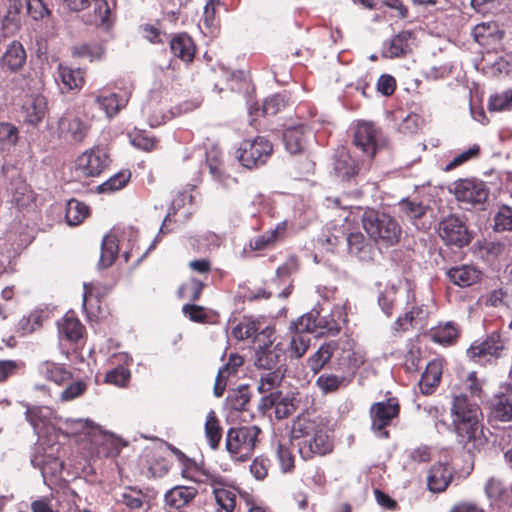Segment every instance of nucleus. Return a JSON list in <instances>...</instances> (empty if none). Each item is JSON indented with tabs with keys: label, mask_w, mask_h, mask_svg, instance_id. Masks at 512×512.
<instances>
[{
	"label": "nucleus",
	"mask_w": 512,
	"mask_h": 512,
	"mask_svg": "<svg viewBox=\"0 0 512 512\" xmlns=\"http://www.w3.org/2000/svg\"><path fill=\"white\" fill-rule=\"evenodd\" d=\"M482 416L480 406L466 394L452 397L448 429L455 434L456 442L470 454L480 453L489 444Z\"/></svg>",
	"instance_id": "f257e3e1"
},
{
	"label": "nucleus",
	"mask_w": 512,
	"mask_h": 512,
	"mask_svg": "<svg viewBox=\"0 0 512 512\" xmlns=\"http://www.w3.org/2000/svg\"><path fill=\"white\" fill-rule=\"evenodd\" d=\"M290 437L305 461L328 455L334 449L326 422L314 410H306L293 420Z\"/></svg>",
	"instance_id": "f03ea898"
},
{
	"label": "nucleus",
	"mask_w": 512,
	"mask_h": 512,
	"mask_svg": "<svg viewBox=\"0 0 512 512\" xmlns=\"http://www.w3.org/2000/svg\"><path fill=\"white\" fill-rule=\"evenodd\" d=\"M362 224L367 234L376 242L392 246L400 240L401 227L389 214L368 209L363 214Z\"/></svg>",
	"instance_id": "7ed1b4c3"
},
{
	"label": "nucleus",
	"mask_w": 512,
	"mask_h": 512,
	"mask_svg": "<svg viewBox=\"0 0 512 512\" xmlns=\"http://www.w3.org/2000/svg\"><path fill=\"white\" fill-rule=\"evenodd\" d=\"M261 429L256 425L237 426L228 429L225 447L234 461L245 462L254 453Z\"/></svg>",
	"instance_id": "20e7f679"
},
{
	"label": "nucleus",
	"mask_w": 512,
	"mask_h": 512,
	"mask_svg": "<svg viewBox=\"0 0 512 512\" xmlns=\"http://www.w3.org/2000/svg\"><path fill=\"white\" fill-rule=\"evenodd\" d=\"M341 342L339 350L335 353V358L329 366L334 372L349 379L352 383L357 371L365 364L366 354L361 350L355 349L353 339H338Z\"/></svg>",
	"instance_id": "39448f33"
},
{
	"label": "nucleus",
	"mask_w": 512,
	"mask_h": 512,
	"mask_svg": "<svg viewBox=\"0 0 512 512\" xmlns=\"http://www.w3.org/2000/svg\"><path fill=\"white\" fill-rule=\"evenodd\" d=\"M274 334L275 328L267 326L256 337L258 345L255 350L254 364L257 368L265 370L278 368L277 365L284 355V350L280 344L274 345Z\"/></svg>",
	"instance_id": "423d86ee"
},
{
	"label": "nucleus",
	"mask_w": 512,
	"mask_h": 512,
	"mask_svg": "<svg viewBox=\"0 0 512 512\" xmlns=\"http://www.w3.org/2000/svg\"><path fill=\"white\" fill-rule=\"evenodd\" d=\"M438 234L447 246L463 248L472 241V234L466 223L455 215H449L441 220Z\"/></svg>",
	"instance_id": "0eeeda50"
},
{
	"label": "nucleus",
	"mask_w": 512,
	"mask_h": 512,
	"mask_svg": "<svg viewBox=\"0 0 512 512\" xmlns=\"http://www.w3.org/2000/svg\"><path fill=\"white\" fill-rule=\"evenodd\" d=\"M273 151L272 144L264 137L245 140L238 149L237 158L246 168H253L264 164Z\"/></svg>",
	"instance_id": "6e6552de"
},
{
	"label": "nucleus",
	"mask_w": 512,
	"mask_h": 512,
	"mask_svg": "<svg viewBox=\"0 0 512 512\" xmlns=\"http://www.w3.org/2000/svg\"><path fill=\"white\" fill-rule=\"evenodd\" d=\"M353 144L368 158H373L384 142L381 131L372 122L360 121L355 127Z\"/></svg>",
	"instance_id": "1a4fd4ad"
},
{
	"label": "nucleus",
	"mask_w": 512,
	"mask_h": 512,
	"mask_svg": "<svg viewBox=\"0 0 512 512\" xmlns=\"http://www.w3.org/2000/svg\"><path fill=\"white\" fill-rule=\"evenodd\" d=\"M400 405L396 398L376 402L370 408L371 427L376 431H383V436L388 438L389 432L385 430L392 421L398 417Z\"/></svg>",
	"instance_id": "9d476101"
},
{
	"label": "nucleus",
	"mask_w": 512,
	"mask_h": 512,
	"mask_svg": "<svg viewBox=\"0 0 512 512\" xmlns=\"http://www.w3.org/2000/svg\"><path fill=\"white\" fill-rule=\"evenodd\" d=\"M109 156L102 149H90L82 153L76 161V171L83 176H97L108 165Z\"/></svg>",
	"instance_id": "9b49d317"
},
{
	"label": "nucleus",
	"mask_w": 512,
	"mask_h": 512,
	"mask_svg": "<svg viewBox=\"0 0 512 512\" xmlns=\"http://www.w3.org/2000/svg\"><path fill=\"white\" fill-rule=\"evenodd\" d=\"M260 408L264 412L274 409L275 417L281 420L295 412L296 404L293 397L276 390L261 398Z\"/></svg>",
	"instance_id": "f8f14e48"
},
{
	"label": "nucleus",
	"mask_w": 512,
	"mask_h": 512,
	"mask_svg": "<svg viewBox=\"0 0 512 512\" xmlns=\"http://www.w3.org/2000/svg\"><path fill=\"white\" fill-rule=\"evenodd\" d=\"M341 342L338 340H331L328 342H324L320 345V347L311 354L307 359V365L313 374H318L325 367H329L332 358L335 353L339 350Z\"/></svg>",
	"instance_id": "ddd939ff"
},
{
	"label": "nucleus",
	"mask_w": 512,
	"mask_h": 512,
	"mask_svg": "<svg viewBox=\"0 0 512 512\" xmlns=\"http://www.w3.org/2000/svg\"><path fill=\"white\" fill-rule=\"evenodd\" d=\"M58 331L60 339L77 345L83 339L86 329L75 313L69 311L58 321Z\"/></svg>",
	"instance_id": "4468645a"
},
{
	"label": "nucleus",
	"mask_w": 512,
	"mask_h": 512,
	"mask_svg": "<svg viewBox=\"0 0 512 512\" xmlns=\"http://www.w3.org/2000/svg\"><path fill=\"white\" fill-rule=\"evenodd\" d=\"M197 494L198 491L194 487L175 486L165 494V504L171 512H177L193 501Z\"/></svg>",
	"instance_id": "2eb2a0df"
},
{
	"label": "nucleus",
	"mask_w": 512,
	"mask_h": 512,
	"mask_svg": "<svg viewBox=\"0 0 512 512\" xmlns=\"http://www.w3.org/2000/svg\"><path fill=\"white\" fill-rule=\"evenodd\" d=\"M504 349V343L501 335L498 332H493L480 343H473L468 349V354L471 358L482 356H495L498 357Z\"/></svg>",
	"instance_id": "dca6fc26"
},
{
	"label": "nucleus",
	"mask_w": 512,
	"mask_h": 512,
	"mask_svg": "<svg viewBox=\"0 0 512 512\" xmlns=\"http://www.w3.org/2000/svg\"><path fill=\"white\" fill-rule=\"evenodd\" d=\"M347 322V315L341 308H336L327 316H321L317 312V334L336 335L341 330V325Z\"/></svg>",
	"instance_id": "f3484780"
},
{
	"label": "nucleus",
	"mask_w": 512,
	"mask_h": 512,
	"mask_svg": "<svg viewBox=\"0 0 512 512\" xmlns=\"http://www.w3.org/2000/svg\"><path fill=\"white\" fill-rule=\"evenodd\" d=\"M447 277L457 286L469 287L481 280L482 272L472 265H461L450 268Z\"/></svg>",
	"instance_id": "a211bd4d"
},
{
	"label": "nucleus",
	"mask_w": 512,
	"mask_h": 512,
	"mask_svg": "<svg viewBox=\"0 0 512 512\" xmlns=\"http://www.w3.org/2000/svg\"><path fill=\"white\" fill-rule=\"evenodd\" d=\"M38 370L42 377L57 385H63L73 378L72 371L65 364L49 360L42 362Z\"/></svg>",
	"instance_id": "6ab92c4d"
},
{
	"label": "nucleus",
	"mask_w": 512,
	"mask_h": 512,
	"mask_svg": "<svg viewBox=\"0 0 512 512\" xmlns=\"http://www.w3.org/2000/svg\"><path fill=\"white\" fill-rule=\"evenodd\" d=\"M286 228V222H280L274 229L268 230L263 234L252 238L249 241L250 249L252 251H263L273 248L275 244L283 238Z\"/></svg>",
	"instance_id": "aec40b11"
},
{
	"label": "nucleus",
	"mask_w": 512,
	"mask_h": 512,
	"mask_svg": "<svg viewBox=\"0 0 512 512\" xmlns=\"http://www.w3.org/2000/svg\"><path fill=\"white\" fill-rule=\"evenodd\" d=\"M5 7L6 12L2 18V30L5 36H11L20 29V13L23 4L21 0H7Z\"/></svg>",
	"instance_id": "412c9836"
},
{
	"label": "nucleus",
	"mask_w": 512,
	"mask_h": 512,
	"mask_svg": "<svg viewBox=\"0 0 512 512\" xmlns=\"http://www.w3.org/2000/svg\"><path fill=\"white\" fill-rule=\"evenodd\" d=\"M25 62L26 52L23 45L18 41L10 43L1 58L2 68L11 72L21 69Z\"/></svg>",
	"instance_id": "4be33fe9"
},
{
	"label": "nucleus",
	"mask_w": 512,
	"mask_h": 512,
	"mask_svg": "<svg viewBox=\"0 0 512 512\" xmlns=\"http://www.w3.org/2000/svg\"><path fill=\"white\" fill-rule=\"evenodd\" d=\"M427 310L424 305H414L410 310L399 317L394 323L397 332H406L418 325H422L427 318Z\"/></svg>",
	"instance_id": "5701e85b"
},
{
	"label": "nucleus",
	"mask_w": 512,
	"mask_h": 512,
	"mask_svg": "<svg viewBox=\"0 0 512 512\" xmlns=\"http://www.w3.org/2000/svg\"><path fill=\"white\" fill-rule=\"evenodd\" d=\"M412 38L411 31H401L389 42L384 44L382 56L385 58H396L405 55L409 50V40Z\"/></svg>",
	"instance_id": "b1692460"
},
{
	"label": "nucleus",
	"mask_w": 512,
	"mask_h": 512,
	"mask_svg": "<svg viewBox=\"0 0 512 512\" xmlns=\"http://www.w3.org/2000/svg\"><path fill=\"white\" fill-rule=\"evenodd\" d=\"M451 472L443 463L434 464L428 473L427 484L432 492L444 491L451 481Z\"/></svg>",
	"instance_id": "393cba45"
},
{
	"label": "nucleus",
	"mask_w": 512,
	"mask_h": 512,
	"mask_svg": "<svg viewBox=\"0 0 512 512\" xmlns=\"http://www.w3.org/2000/svg\"><path fill=\"white\" fill-rule=\"evenodd\" d=\"M490 420L508 422L512 420V400L509 396L501 393L495 395L491 400Z\"/></svg>",
	"instance_id": "a878e982"
},
{
	"label": "nucleus",
	"mask_w": 512,
	"mask_h": 512,
	"mask_svg": "<svg viewBox=\"0 0 512 512\" xmlns=\"http://www.w3.org/2000/svg\"><path fill=\"white\" fill-rule=\"evenodd\" d=\"M442 375L440 363L431 361L426 365V369L419 381V388L424 395H430L439 385Z\"/></svg>",
	"instance_id": "bb28decb"
},
{
	"label": "nucleus",
	"mask_w": 512,
	"mask_h": 512,
	"mask_svg": "<svg viewBox=\"0 0 512 512\" xmlns=\"http://www.w3.org/2000/svg\"><path fill=\"white\" fill-rule=\"evenodd\" d=\"M25 121L31 125L39 124L47 112V101L44 96L31 97L24 106Z\"/></svg>",
	"instance_id": "cd10ccee"
},
{
	"label": "nucleus",
	"mask_w": 512,
	"mask_h": 512,
	"mask_svg": "<svg viewBox=\"0 0 512 512\" xmlns=\"http://www.w3.org/2000/svg\"><path fill=\"white\" fill-rule=\"evenodd\" d=\"M170 49L176 57L183 61L190 62L194 58L195 46L193 40L187 34L173 37L170 41Z\"/></svg>",
	"instance_id": "c85d7f7f"
},
{
	"label": "nucleus",
	"mask_w": 512,
	"mask_h": 512,
	"mask_svg": "<svg viewBox=\"0 0 512 512\" xmlns=\"http://www.w3.org/2000/svg\"><path fill=\"white\" fill-rule=\"evenodd\" d=\"M283 141L287 151L291 154L301 152L306 143L305 127L300 124L287 128L283 133Z\"/></svg>",
	"instance_id": "c756f323"
},
{
	"label": "nucleus",
	"mask_w": 512,
	"mask_h": 512,
	"mask_svg": "<svg viewBox=\"0 0 512 512\" xmlns=\"http://www.w3.org/2000/svg\"><path fill=\"white\" fill-rule=\"evenodd\" d=\"M90 215V207L77 199H70L66 203L65 219L69 226L80 225Z\"/></svg>",
	"instance_id": "7c9ffc66"
},
{
	"label": "nucleus",
	"mask_w": 512,
	"mask_h": 512,
	"mask_svg": "<svg viewBox=\"0 0 512 512\" xmlns=\"http://www.w3.org/2000/svg\"><path fill=\"white\" fill-rule=\"evenodd\" d=\"M348 377L345 378L339 373H324L320 375L316 380V386L324 394H330L337 392L340 388H345L350 385Z\"/></svg>",
	"instance_id": "2f4dec72"
},
{
	"label": "nucleus",
	"mask_w": 512,
	"mask_h": 512,
	"mask_svg": "<svg viewBox=\"0 0 512 512\" xmlns=\"http://www.w3.org/2000/svg\"><path fill=\"white\" fill-rule=\"evenodd\" d=\"M260 322L252 317H243L239 320L231 330V335L238 341L247 340L258 336Z\"/></svg>",
	"instance_id": "473e14b6"
},
{
	"label": "nucleus",
	"mask_w": 512,
	"mask_h": 512,
	"mask_svg": "<svg viewBox=\"0 0 512 512\" xmlns=\"http://www.w3.org/2000/svg\"><path fill=\"white\" fill-rule=\"evenodd\" d=\"M95 103L105 112L108 118H111L125 107L127 99H123L116 93L100 94L95 97Z\"/></svg>",
	"instance_id": "72a5a7b5"
},
{
	"label": "nucleus",
	"mask_w": 512,
	"mask_h": 512,
	"mask_svg": "<svg viewBox=\"0 0 512 512\" xmlns=\"http://www.w3.org/2000/svg\"><path fill=\"white\" fill-rule=\"evenodd\" d=\"M205 437L211 449H218L222 439V427L220 420L213 410H210L206 416Z\"/></svg>",
	"instance_id": "f704fd0d"
},
{
	"label": "nucleus",
	"mask_w": 512,
	"mask_h": 512,
	"mask_svg": "<svg viewBox=\"0 0 512 512\" xmlns=\"http://www.w3.org/2000/svg\"><path fill=\"white\" fill-rule=\"evenodd\" d=\"M205 286V283L201 280L191 277L180 285L177 290V296L194 304V302L200 299Z\"/></svg>",
	"instance_id": "c9c22d12"
},
{
	"label": "nucleus",
	"mask_w": 512,
	"mask_h": 512,
	"mask_svg": "<svg viewBox=\"0 0 512 512\" xmlns=\"http://www.w3.org/2000/svg\"><path fill=\"white\" fill-rule=\"evenodd\" d=\"M334 172L341 181H348L357 174V166L354 160L343 151L335 159Z\"/></svg>",
	"instance_id": "e433bc0d"
},
{
	"label": "nucleus",
	"mask_w": 512,
	"mask_h": 512,
	"mask_svg": "<svg viewBox=\"0 0 512 512\" xmlns=\"http://www.w3.org/2000/svg\"><path fill=\"white\" fill-rule=\"evenodd\" d=\"M59 127L65 131L67 135L76 142H81L88 131V127L79 118L63 117L59 121Z\"/></svg>",
	"instance_id": "4c0bfd02"
},
{
	"label": "nucleus",
	"mask_w": 512,
	"mask_h": 512,
	"mask_svg": "<svg viewBox=\"0 0 512 512\" xmlns=\"http://www.w3.org/2000/svg\"><path fill=\"white\" fill-rule=\"evenodd\" d=\"M58 75L68 90L78 89L84 84V71L80 68L72 69L60 64Z\"/></svg>",
	"instance_id": "58836bf2"
},
{
	"label": "nucleus",
	"mask_w": 512,
	"mask_h": 512,
	"mask_svg": "<svg viewBox=\"0 0 512 512\" xmlns=\"http://www.w3.org/2000/svg\"><path fill=\"white\" fill-rule=\"evenodd\" d=\"M485 493L489 499L498 504H506L509 500V492L502 480L491 477L485 484Z\"/></svg>",
	"instance_id": "ea45409f"
},
{
	"label": "nucleus",
	"mask_w": 512,
	"mask_h": 512,
	"mask_svg": "<svg viewBox=\"0 0 512 512\" xmlns=\"http://www.w3.org/2000/svg\"><path fill=\"white\" fill-rule=\"evenodd\" d=\"M291 330V340L288 350L292 358H301L310 346L311 338L305 333H300L294 329Z\"/></svg>",
	"instance_id": "a19ab883"
},
{
	"label": "nucleus",
	"mask_w": 512,
	"mask_h": 512,
	"mask_svg": "<svg viewBox=\"0 0 512 512\" xmlns=\"http://www.w3.org/2000/svg\"><path fill=\"white\" fill-rule=\"evenodd\" d=\"M250 399L251 392L249 388L247 386H240L228 394L226 402L230 409L243 411L247 409Z\"/></svg>",
	"instance_id": "79ce46f5"
},
{
	"label": "nucleus",
	"mask_w": 512,
	"mask_h": 512,
	"mask_svg": "<svg viewBox=\"0 0 512 512\" xmlns=\"http://www.w3.org/2000/svg\"><path fill=\"white\" fill-rule=\"evenodd\" d=\"M473 36L479 44L485 45L490 38L502 39L503 32L498 29L495 23H480L474 27Z\"/></svg>",
	"instance_id": "37998d69"
},
{
	"label": "nucleus",
	"mask_w": 512,
	"mask_h": 512,
	"mask_svg": "<svg viewBox=\"0 0 512 512\" xmlns=\"http://www.w3.org/2000/svg\"><path fill=\"white\" fill-rule=\"evenodd\" d=\"M118 243L115 236L107 235L102 240L100 264L103 267L111 266L118 255Z\"/></svg>",
	"instance_id": "c03bdc74"
},
{
	"label": "nucleus",
	"mask_w": 512,
	"mask_h": 512,
	"mask_svg": "<svg viewBox=\"0 0 512 512\" xmlns=\"http://www.w3.org/2000/svg\"><path fill=\"white\" fill-rule=\"evenodd\" d=\"M459 336V331L455 325L446 323L431 330V338L434 342L442 345H450L455 342Z\"/></svg>",
	"instance_id": "a18cd8bd"
},
{
	"label": "nucleus",
	"mask_w": 512,
	"mask_h": 512,
	"mask_svg": "<svg viewBox=\"0 0 512 512\" xmlns=\"http://www.w3.org/2000/svg\"><path fill=\"white\" fill-rule=\"evenodd\" d=\"M215 501L220 510L225 512H233L236 506V494L233 490L225 486H218L213 489Z\"/></svg>",
	"instance_id": "49530a36"
},
{
	"label": "nucleus",
	"mask_w": 512,
	"mask_h": 512,
	"mask_svg": "<svg viewBox=\"0 0 512 512\" xmlns=\"http://www.w3.org/2000/svg\"><path fill=\"white\" fill-rule=\"evenodd\" d=\"M182 313L190 321L200 324L212 323V314L204 306L187 303L182 307Z\"/></svg>",
	"instance_id": "de8ad7c7"
},
{
	"label": "nucleus",
	"mask_w": 512,
	"mask_h": 512,
	"mask_svg": "<svg viewBox=\"0 0 512 512\" xmlns=\"http://www.w3.org/2000/svg\"><path fill=\"white\" fill-rule=\"evenodd\" d=\"M125 444L117 437L111 434H104L98 445V454L104 457H116L121 452Z\"/></svg>",
	"instance_id": "09e8293b"
},
{
	"label": "nucleus",
	"mask_w": 512,
	"mask_h": 512,
	"mask_svg": "<svg viewBox=\"0 0 512 512\" xmlns=\"http://www.w3.org/2000/svg\"><path fill=\"white\" fill-rule=\"evenodd\" d=\"M103 54V46L96 43H81L72 47V55L74 57L88 58L89 61L99 60Z\"/></svg>",
	"instance_id": "8fccbe9b"
},
{
	"label": "nucleus",
	"mask_w": 512,
	"mask_h": 512,
	"mask_svg": "<svg viewBox=\"0 0 512 512\" xmlns=\"http://www.w3.org/2000/svg\"><path fill=\"white\" fill-rule=\"evenodd\" d=\"M284 378V374L280 368L269 370L260 377L258 391L260 393L274 392Z\"/></svg>",
	"instance_id": "3c124183"
},
{
	"label": "nucleus",
	"mask_w": 512,
	"mask_h": 512,
	"mask_svg": "<svg viewBox=\"0 0 512 512\" xmlns=\"http://www.w3.org/2000/svg\"><path fill=\"white\" fill-rule=\"evenodd\" d=\"M489 111L502 112L512 109V89L491 95L488 102Z\"/></svg>",
	"instance_id": "603ef678"
},
{
	"label": "nucleus",
	"mask_w": 512,
	"mask_h": 512,
	"mask_svg": "<svg viewBox=\"0 0 512 512\" xmlns=\"http://www.w3.org/2000/svg\"><path fill=\"white\" fill-rule=\"evenodd\" d=\"M194 467L196 476L191 477L193 481L208 484L213 489L217 488L218 486H226V481L224 477H222L221 475L211 473L207 469H204L203 467H200L197 464Z\"/></svg>",
	"instance_id": "864d4df0"
},
{
	"label": "nucleus",
	"mask_w": 512,
	"mask_h": 512,
	"mask_svg": "<svg viewBox=\"0 0 512 512\" xmlns=\"http://www.w3.org/2000/svg\"><path fill=\"white\" fill-rule=\"evenodd\" d=\"M18 128L11 123H0V149L8 150L18 142Z\"/></svg>",
	"instance_id": "5fc2aeb1"
},
{
	"label": "nucleus",
	"mask_w": 512,
	"mask_h": 512,
	"mask_svg": "<svg viewBox=\"0 0 512 512\" xmlns=\"http://www.w3.org/2000/svg\"><path fill=\"white\" fill-rule=\"evenodd\" d=\"M290 329L309 335L317 333V311H311L302 315L296 322H293Z\"/></svg>",
	"instance_id": "6e6d98bb"
},
{
	"label": "nucleus",
	"mask_w": 512,
	"mask_h": 512,
	"mask_svg": "<svg viewBox=\"0 0 512 512\" xmlns=\"http://www.w3.org/2000/svg\"><path fill=\"white\" fill-rule=\"evenodd\" d=\"M144 494L140 489L129 487L121 494L119 502L124 504L130 511L139 510L144 504Z\"/></svg>",
	"instance_id": "4d7b16f0"
},
{
	"label": "nucleus",
	"mask_w": 512,
	"mask_h": 512,
	"mask_svg": "<svg viewBox=\"0 0 512 512\" xmlns=\"http://www.w3.org/2000/svg\"><path fill=\"white\" fill-rule=\"evenodd\" d=\"M131 173L127 170L121 171L106 182L97 186V192H113L122 189L130 180Z\"/></svg>",
	"instance_id": "13d9d810"
},
{
	"label": "nucleus",
	"mask_w": 512,
	"mask_h": 512,
	"mask_svg": "<svg viewBox=\"0 0 512 512\" xmlns=\"http://www.w3.org/2000/svg\"><path fill=\"white\" fill-rule=\"evenodd\" d=\"M459 207L463 210L471 211L474 209H483L482 206L487 201L488 194H455Z\"/></svg>",
	"instance_id": "bf43d9fd"
},
{
	"label": "nucleus",
	"mask_w": 512,
	"mask_h": 512,
	"mask_svg": "<svg viewBox=\"0 0 512 512\" xmlns=\"http://www.w3.org/2000/svg\"><path fill=\"white\" fill-rule=\"evenodd\" d=\"M401 210L410 218H420L428 209V206L424 204L422 201L415 199H411L407 197L400 202Z\"/></svg>",
	"instance_id": "052dcab7"
},
{
	"label": "nucleus",
	"mask_w": 512,
	"mask_h": 512,
	"mask_svg": "<svg viewBox=\"0 0 512 512\" xmlns=\"http://www.w3.org/2000/svg\"><path fill=\"white\" fill-rule=\"evenodd\" d=\"M131 378L130 370L124 366H118L105 375V383L118 387H126Z\"/></svg>",
	"instance_id": "680f3d73"
},
{
	"label": "nucleus",
	"mask_w": 512,
	"mask_h": 512,
	"mask_svg": "<svg viewBox=\"0 0 512 512\" xmlns=\"http://www.w3.org/2000/svg\"><path fill=\"white\" fill-rule=\"evenodd\" d=\"M277 458L283 473H292L294 471L295 456L289 447L279 444L277 448Z\"/></svg>",
	"instance_id": "e2e57ef3"
},
{
	"label": "nucleus",
	"mask_w": 512,
	"mask_h": 512,
	"mask_svg": "<svg viewBox=\"0 0 512 512\" xmlns=\"http://www.w3.org/2000/svg\"><path fill=\"white\" fill-rule=\"evenodd\" d=\"M410 347L404 356V369L408 373L419 371L421 363V350L418 346L409 344Z\"/></svg>",
	"instance_id": "0e129e2a"
},
{
	"label": "nucleus",
	"mask_w": 512,
	"mask_h": 512,
	"mask_svg": "<svg viewBox=\"0 0 512 512\" xmlns=\"http://www.w3.org/2000/svg\"><path fill=\"white\" fill-rule=\"evenodd\" d=\"M485 183L476 178L460 179L455 182L453 192H487Z\"/></svg>",
	"instance_id": "69168bd1"
},
{
	"label": "nucleus",
	"mask_w": 512,
	"mask_h": 512,
	"mask_svg": "<svg viewBox=\"0 0 512 512\" xmlns=\"http://www.w3.org/2000/svg\"><path fill=\"white\" fill-rule=\"evenodd\" d=\"M287 99L284 95L276 94L267 98L263 104V114L268 116L276 115L286 105Z\"/></svg>",
	"instance_id": "338daca9"
},
{
	"label": "nucleus",
	"mask_w": 512,
	"mask_h": 512,
	"mask_svg": "<svg viewBox=\"0 0 512 512\" xmlns=\"http://www.w3.org/2000/svg\"><path fill=\"white\" fill-rule=\"evenodd\" d=\"M495 229L498 231L512 230V209L508 206H502L495 215Z\"/></svg>",
	"instance_id": "774afa93"
}]
</instances>
